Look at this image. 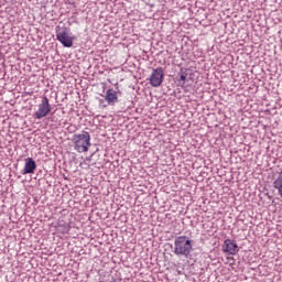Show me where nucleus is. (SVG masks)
<instances>
[{
	"label": "nucleus",
	"instance_id": "nucleus-1",
	"mask_svg": "<svg viewBox=\"0 0 282 282\" xmlns=\"http://www.w3.org/2000/svg\"><path fill=\"white\" fill-rule=\"evenodd\" d=\"M174 254L176 257H185L191 259V252H193V240L188 236H177L174 239Z\"/></svg>",
	"mask_w": 282,
	"mask_h": 282
},
{
	"label": "nucleus",
	"instance_id": "nucleus-2",
	"mask_svg": "<svg viewBox=\"0 0 282 282\" xmlns=\"http://www.w3.org/2000/svg\"><path fill=\"white\" fill-rule=\"evenodd\" d=\"M73 142L77 153H87L89 147H91V135H89V132L83 131L73 137Z\"/></svg>",
	"mask_w": 282,
	"mask_h": 282
},
{
	"label": "nucleus",
	"instance_id": "nucleus-3",
	"mask_svg": "<svg viewBox=\"0 0 282 282\" xmlns=\"http://www.w3.org/2000/svg\"><path fill=\"white\" fill-rule=\"evenodd\" d=\"M52 106L50 105V99L44 96L41 104L37 106V111L34 113V118H36V120H41L42 118L50 116Z\"/></svg>",
	"mask_w": 282,
	"mask_h": 282
},
{
	"label": "nucleus",
	"instance_id": "nucleus-4",
	"mask_svg": "<svg viewBox=\"0 0 282 282\" xmlns=\"http://www.w3.org/2000/svg\"><path fill=\"white\" fill-rule=\"evenodd\" d=\"M149 80L152 87H160L164 82V69L162 67L153 69Z\"/></svg>",
	"mask_w": 282,
	"mask_h": 282
},
{
	"label": "nucleus",
	"instance_id": "nucleus-5",
	"mask_svg": "<svg viewBox=\"0 0 282 282\" xmlns=\"http://www.w3.org/2000/svg\"><path fill=\"white\" fill-rule=\"evenodd\" d=\"M56 40L62 43L64 47L74 46V37L69 36V33L66 30L59 31L56 33Z\"/></svg>",
	"mask_w": 282,
	"mask_h": 282
},
{
	"label": "nucleus",
	"instance_id": "nucleus-6",
	"mask_svg": "<svg viewBox=\"0 0 282 282\" xmlns=\"http://www.w3.org/2000/svg\"><path fill=\"white\" fill-rule=\"evenodd\" d=\"M223 250L227 254L235 256V254H237V252H239V245H237V242H235L230 239H227V240L224 241Z\"/></svg>",
	"mask_w": 282,
	"mask_h": 282
},
{
	"label": "nucleus",
	"instance_id": "nucleus-7",
	"mask_svg": "<svg viewBox=\"0 0 282 282\" xmlns=\"http://www.w3.org/2000/svg\"><path fill=\"white\" fill-rule=\"evenodd\" d=\"M36 171V162L32 158L25 159L24 170L22 175H30Z\"/></svg>",
	"mask_w": 282,
	"mask_h": 282
},
{
	"label": "nucleus",
	"instance_id": "nucleus-8",
	"mask_svg": "<svg viewBox=\"0 0 282 282\" xmlns=\"http://www.w3.org/2000/svg\"><path fill=\"white\" fill-rule=\"evenodd\" d=\"M105 100L108 105H115L118 102V91L113 90V88H109L106 91Z\"/></svg>",
	"mask_w": 282,
	"mask_h": 282
},
{
	"label": "nucleus",
	"instance_id": "nucleus-9",
	"mask_svg": "<svg viewBox=\"0 0 282 282\" xmlns=\"http://www.w3.org/2000/svg\"><path fill=\"white\" fill-rule=\"evenodd\" d=\"M273 187L278 192V195L282 197V171L273 182Z\"/></svg>",
	"mask_w": 282,
	"mask_h": 282
},
{
	"label": "nucleus",
	"instance_id": "nucleus-10",
	"mask_svg": "<svg viewBox=\"0 0 282 282\" xmlns=\"http://www.w3.org/2000/svg\"><path fill=\"white\" fill-rule=\"evenodd\" d=\"M178 74H180L178 85L180 87H184L186 85V77L188 76V73H186V68H181Z\"/></svg>",
	"mask_w": 282,
	"mask_h": 282
},
{
	"label": "nucleus",
	"instance_id": "nucleus-11",
	"mask_svg": "<svg viewBox=\"0 0 282 282\" xmlns=\"http://www.w3.org/2000/svg\"><path fill=\"white\" fill-rule=\"evenodd\" d=\"M110 282H122V279H120V278H113Z\"/></svg>",
	"mask_w": 282,
	"mask_h": 282
}]
</instances>
